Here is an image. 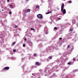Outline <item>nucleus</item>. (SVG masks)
Segmentation results:
<instances>
[{"label": "nucleus", "instance_id": "nucleus-6", "mask_svg": "<svg viewBox=\"0 0 78 78\" xmlns=\"http://www.w3.org/2000/svg\"><path fill=\"white\" fill-rule=\"evenodd\" d=\"M49 59H52V56H50L48 57Z\"/></svg>", "mask_w": 78, "mask_h": 78}, {"label": "nucleus", "instance_id": "nucleus-24", "mask_svg": "<svg viewBox=\"0 0 78 78\" xmlns=\"http://www.w3.org/2000/svg\"><path fill=\"white\" fill-rule=\"evenodd\" d=\"M76 25H77V27H78V23H77V24H76Z\"/></svg>", "mask_w": 78, "mask_h": 78}, {"label": "nucleus", "instance_id": "nucleus-28", "mask_svg": "<svg viewBox=\"0 0 78 78\" xmlns=\"http://www.w3.org/2000/svg\"><path fill=\"white\" fill-rule=\"evenodd\" d=\"M24 41H26L27 40V39L25 38L24 40Z\"/></svg>", "mask_w": 78, "mask_h": 78}, {"label": "nucleus", "instance_id": "nucleus-14", "mask_svg": "<svg viewBox=\"0 0 78 78\" xmlns=\"http://www.w3.org/2000/svg\"><path fill=\"white\" fill-rule=\"evenodd\" d=\"M73 30V29L71 28V29H70V31H72Z\"/></svg>", "mask_w": 78, "mask_h": 78}, {"label": "nucleus", "instance_id": "nucleus-5", "mask_svg": "<svg viewBox=\"0 0 78 78\" xmlns=\"http://www.w3.org/2000/svg\"><path fill=\"white\" fill-rule=\"evenodd\" d=\"M36 64L37 65V66H40V64H39V63L38 62H36Z\"/></svg>", "mask_w": 78, "mask_h": 78}, {"label": "nucleus", "instance_id": "nucleus-7", "mask_svg": "<svg viewBox=\"0 0 78 78\" xmlns=\"http://www.w3.org/2000/svg\"><path fill=\"white\" fill-rule=\"evenodd\" d=\"M36 8H38V9H39V8H40V6L39 5H37L36 7Z\"/></svg>", "mask_w": 78, "mask_h": 78}, {"label": "nucleus", "instance_id": "nucleus-26", "mask_svg": "<svg viewBox=\"0 0 78 78\" xmlns=\"http://www.w3.org/2000/svg\"><path fill=\"white\" fill-rule=\"evenodd\" d=\"M73 61H75V59H73Z\"/></svg>", "mask_w": 78, "mask_h": 78}, {"label": "nucleus", "instance_id": "nucleus-8", "mask_svg": "<svg viewBox=\"0 0 78 78\" xmlns=\"http://www.w3.org/2000/svg\"><path fill=\"white\" fill-rule=\"evenodd\" d=\"M16 44V42H14L12 43V45H14Z\"/></svg>", "mask_w": 78, "mask_h": 78}, {"label": "nucleus", "instance_id": "nucleus-13", "mask_svg": "<svg viewBox=\"0 0 78 78\" xmlns=\"http://www.w3.org/2000/svg\"><path fill=\"white\" fill-rule=\"evenodd\" d=\"M54 29L55 30H57V27H54Z\"/></svg>", "mask_w": 78, "mask_h": 78}, {"label": "nucleus", "instance_id": "nucleus-25", "mask_svg": "<svg viewBox=\"0 0 78 78\" xmlns=\"http://www.w3.org/2000/svg\"><path fill=\"white\" fill-rule=\"evenodd\" d=\"M7 2L8 3L9 2V0H7Z\"/></svg>", "mask_w": 78, "mask_h": 78}, {"label": "nucleus", "instance_id": "nucleus-30", "mask_svg": "<svg viewBox=\"0 0 78 78\" xmlns=\"http://www.w3.org/2000/svg\"><path fill=\"white\" fill-rule=\"evenodd\" d=\"M66 77L67 78H68V77H67V76H66Z\"/></svg>", "mask_w": 78, "mask_h": 78}, {"label": "nucleus", "instance_id": "nucleus-16", "mask_svg": "<svg viewBox=\"0 0 78 78\" xmlns=\"http://www.w3.org/2000/svg\"><path fill=\"white\" fill-rule=\"evenodd\" d=\"M26 45L25 44H23V47H25Z\"/></svg>", "mask_w": 78, "mask_h": 78}, {"label": "nucleus", "instance_id": "nucleus-2", "mask_svg": "<svg viewBox=\"0 0 78 78\" xmlns=\"http://www.w3.org/2000/svg\"><path fill=\"white\" fill-rule=\"evenodd\" d=\"M37 17L38 19H42L43 18V16H42V15L41 14H39L37 15Z\"/></svg>", "mask_w": 78, "mask_h": 78}, {"label": "nucleus", "instance_id": "nucleus-27", "mask_svg": "<svg viewBox=\"0 0 78 78\" xmlns=\"http://www.w3.org/2000/svg\"><path fill=\"white\" fill-rule=\"evenodd\" d=\"M58 20H61V18H58Z\"/></svg>", "mask_w": 78, "mask_h": 78}, {"label": "nucleus", "instance_id": "nucleus-3", "mask_svg": "<svg viewBox=\"0 0 78 78\" xmlns=\"http://www.w3.org/2000/svg\"><path fill=\"white\" fill-rule=\"evenodd\" d=\"M4 70H8L9 69V67L7 66L6 67H5L4 68Z\"/></svg>", "mask_w": 78, "mask_h": 78}, {"label": "nucleus", "instance_id": "nucleus-20", "mask_svg": "<svg viewBox=\"0 0 78 78\" xmlns=\"http://www.w3.org/2000/svg\"><path fill=\"white\" fill-rule=\"evenodd\" d=\"M9 14H12V12H9Z\"/></svg>", "mask_w": 78, "mask_h": 78}, {"label": "nucleus", "instance_id": "nucleus-22", "mask_svg": "<svg viewBox=\"0 0 78 78\" xmlns=\"http://www.w3.org/2000/svg\"><path fill=\"white\" fill-rule=\"evenodd\" d=\"M68 64L69 65H70V64H71V63H70V62H68Z\"/></svg>", "mask_w": 78, "mask_h": 78}, {"label": "nucleus", "instance_id": "nucleus-11", "mask_svg": "<svg viewBox=\"0 0 78 78\" xmlns=\"http://www.w3.org/2000/svg\"><path fill=\"white\" fill-rule=\"evenodd\" d=\"M13 52H16V49H14L13 51Z\"/></svg>", "mask_w": 78, "mask_h": 78}, {"label": "nucleus", "instance_id": "nucleus-9", "mask_svg": "<svg viewBox=\"0 0 78 78\" xmlns=\"http://www.w3.org/2000/svg\"><path fill=\"white\" fill-rule=\"evenodd\" d=\"M14 27H15V28H17V27H18V26L17 25H15Z\"/></svg>", "mask_w": 78, "mask_h": 78}, {"label": "nucleus", "instance_id": "nucleus-21", "mask_svg": "<svg viewBox=\"0 0 78 78\" xmlns=\"http://www.w3.org/2000/svg\"><path fill=\"white\" fill-rule=\"evenodd\" d=\"M73 22H74V21H73V23H76V21H74V23H73Z\"/></svg>", "mask_w": 78, "mask_h": 78}, {"label": "nucleus", "instance_id": "nucleus-29", "mask_svg": "<svg viewBox=\"0 0 78 78\" xmlns=\"http://www.w3.org/2000/svg\"><path fill=\"white\" fill-rule=\"evenodd\" d=\"M4 11L3 9L2 10V11Z\"/></svg>", "mask_w": 78, "mask_h": 78}, {"label": "nucleus", "instance_id": "nucleus-18", "mask_svg": "<svg viewBox=\"0 0 78 78\" xmlns=\"http://www.w3.org/2000/svg\"><path fill=\"white\" fill-rule=\"evenodd\" d=\"M69 3H72V1H69Z\"/></svg>", "mask_w": 78, "mask_h": 78}, {"label": "nucleus", "instance_id": "nucleus-31", "mask_svg": "<svg viewBox=\"0 0 78 78\" xmlns=\"http://www.w3.org/2000/svg\"><path fill=\"white\" fill-rule=\"evenodd\" d=\"M10 6H12V5H10Z\"/></svg>", "mask_w": 78, "mask_h": 78}, {"label": "nucleus", "instance_id": "nucleus-15", "mask_svg": "<svg viewBox=\"0 0 78 78\" xmlns=\"http://www.w3.org/2000/svg\"><path fill=\"white\" fill-rule=\"evenodd\" d=\"M48 33V31H46L45 32V34H47Z\"/></svg>", "mask_w": 78, "mask_h": 78}, {"label": "nucleus", "instance_id": "nucleus-23", "mask_svg": "<svg viewBox=\"0 0 78 78\" xmlns=\"http://www.w3.org/2000/svg\"><path fill=\"white\" fill-rule=\"evenodd\" d=\"M59 39L60 40H62V37H60Z\"/></svg>", "mask_w": 78, "mask_h": 78}, {"label": "nucleus", "instance_id": "nucleus-10", "mask_svg": "<svg viewBox=\"0 0 78 78\" xmlns=\"http://www.w3.org/2000/svg\"><path fill=\"white\" fill-rule=\"evenodd\" d=\"M31 30H33V31H34L35 30L33 28H31Z\"/></svg>", "mask_w": 78, "mask_h": 78}, {"label": "nucleus", "instance_id": "nucleus-4", "mask_svg": "<svg viewBox=\"0 0 78 78\" xmlns=\"http://www.w3.org/2000/svg\"><path fill=\"white\" fill-rule=\"evenodd\" d=\"M30 9H28L26 10V12H30Z\"/></svg>", "mask_w": 78, "mask_h": 78}, {"label": "nucleus", "instance_id": "nucleus-12", "mask_svg": "<svg viewBox=\"0 0 78 78\" xmlns=\"http://www.w3.org/2000/svg\"><path fill=\"white\" fill-rule=\"evenodd\" d=\"M50 12H47V14H50Z\"/></svg>", "mask_w": 78, "mask_h": 78}, {"label": "nucleus", "instance_id": "nucleus-17", "mask_svg": "<svg viewBox=\"0 0 78 78\" xmlns=\"http://www.w3.org/2000/svg\"><path fill=\"white\" fill-rule=\"evenodd\" d=\"M34 56H36V54H34Z\"/></svg>", "mask_w": 78, "mask_h": 78}, {"label": "nucleus", "instance_id": "nucleus-1", "mask_svg": "<svg viewBox=\"0 0 78 78\" xmlns=\"http://www.w3.org/2000/svg\"><path fill=\"white\" fill-rule=\"evenodd\" d=\"M64 4H63L61 6V11L62 12L63 14H65L66 13V9L63 10V9H64Z\"/></svg>", "mask_w": 78, "mask_h": 78}, {"label": "nucleus", "instance_id": "nucleus-19", "mask_svg": "<svg viewBox=\"0 0 78 78\" xmlns=\"http://www.w3.org/2000/svg\"><path fill=\"white\" fill-rule=\"evenodd\" d=\"M70 47V45H68L67 46V48H69Z\"/></svg>", "mask_w": 78, "mask_h": 78}]
</instances>
